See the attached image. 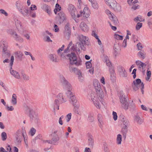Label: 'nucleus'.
Returning a JSON list of instances; mask_svg holds the SVG:
<instances>
[{"label": "nucleus", "mask_w": 152, "mask_h": 152, "mask_svg": "<svg viewBox=\"0 0 152 152\" xmlns=\"http://www.w3.org/2000/svg\"><path fill=\"white\" fill-rule=\"evenodd\" d=\"M93 86L95 89L96 94L92 92L91 94V98L94 105L97 108H100V99L104 96V94L98 80L96 79L93 81Z\"/></svg>", "instance_id": "obj_1"}, {"label": "nucleus", "mask_w": 152, "mask_h": 152, "mask_svg": "<svg viewBox=\"0 0 152 152\" xmlns=\"http://www.w3.org/2000/svg\"><path fill=\"white\" fill-rule=\"evenodd\" d=\"M61 82L63 86L64 89L67 91L66 92L64 90V92H65L67 95L68 96H69L70 98V102L73 104V106L76 105V103L77 100L76 99L75 97L73 95L72 92H71L72 89V87L71 85L69 83L68 81L66 80L65 78L62 77L61 78Z\"/></svg>", "instance_id": "obj_2"}, {"label": "nucleus", "mask_w": 152, "mask_h": 152, "mask_svg": "<svg viewBox=\"0 0 152 152\" xmlns=\"http://www.w3.org/2000/svg\"><path fill=\"white\" fill-rule=\"evenodd\" d=\"M69 53L65 54V58L69 60L70 64L71 65H74L79 66L82 65V60L80 58H77L75 53L73 52H70Z\"/></svg>", "instance_id": "obj_3"}, {"label": "nucleus", "mask_w": 152, "mask_h": 152, "mask_svg": "<svg viewBox=\"0 0 152 152\" xmlns=\"http://www.w3.org/2000/svg\"><path fill=\"white\" fill-rule=\"evenodd\" d=\"M57 99H55L52 104V106L54 110L56 109L58 110L59 109L60 104H62L66 101V99L64 98L63 96V93H60L57 96Z\"/></svg>", "instance_id": "obj_4"}, {"label": "nucleus", "mask_w": 152, "mask_h": 152, "mask_svg": "<svg viewBox=\"0 0 152 152\" xmlns=\"http://www.w3.org/2000/svg\"><path fill=\"white\" fill-rule=\"evenodd\" d=\"M79 40L80 42H77L76 43V47L78 48V46L81 49L85 50L86 48L84 46V45H89L88 39L86 36L81 35L79 36Z\"/></svg>", "instance_id": "obj_5"}, {"label": "nucleus", "mask_w": 152, "mask_h": 152, "mask_svg": "<svg viewBox=\"0 0 152 152\" xmlns=\"http://www.w3.org/2000/svg\"><path fill=\"white\" fill-rule=\"evenodd\" d=\"M132 87L135 91H136L140 88L142 94H143L144 85L143 82H141L140 79H137L134 81L132 84Z\"/></svg>", "instance_id": "obj_6"}, {"label": "nucleus", "mask_w": 152, "mask_h": 152, "mask_svg": "<svg viewBox=\"0 0 152 152\" xmlns=\"http://www.w3.org/2000/svg\"><path fill=\"white\" fill-rule=\"evenodd\" d=\"M2 48V58L3 59L5 58H9L10 56V52L7 50L8 43L6 41H2L1 42Z\"/></svg>", "instance_id": "obj_7"}, {"label": "nucleus", "mask_w": 152, "mask_h": 152, "mask_svg": "<svg viewBox=\"0 0 152 152\" xmlns=\"http://www.w3.org/2000/svg\"><path fill=\"white\" fill-rule=\"evenodd\" d=\"M119 97L122 107L125 110H127L128 108L129 104L126 99L125 97V96L123 91H121L120 92Z\"/></svg>", "instance_id": "obj_8"}, {"label": "nucleus", "mask_w": 152, "mask_h": 152, "mask_svg": "<svg viewBox=\"0 0 152 152\" xmlns=\"http://www.w3.org/2000/svg\"><path fill=\"white\" fill-rule=\"evenodd\" d=\"M14 61V57L13 56H11V57L10 63V72L11 74L12 75L16 78L20 79V77L19 73L16 71L12 70V66L13 64Z\"/></svg>", "instance_id": "obj_9"}, {"label": "nucleus", "mask_w": 152, "mask_h": 152, "mask_svg": "<svg viewBox=\"0 0 152 152\" xmlns=\"http://www.w3.org/2000/svg\"><path fill=\"white\" fill-rule=\"evenodd\" d=\"M25 128L22 129V130H23V132L21 133L20 130H18L15 134V138L16 139V142L18 143H20L21 142L22 136H23L24 139L26 138V136L25 135L26 133L24 134V130Z\"/></svg>", "instance_id": "obj_10"}, {"label": "nucleus", "mask_w": 152, "mask_h": 152, "mask_svg": "<svg viewBox=\"0 0 152 152\" xmlns=\"http://www.w3.org/2000/svg\"><path fill=\"white\" fill-rule=\"evenodd\" d=\"M106 14L108 15L110 19L112 21L114 25H116L118 23V21L116 17L113 13L108 10H105Z\"/></svg>", "instance_id": "obj_11"}, {"label": "nucleus", "mask_w": 152, "mask_h": 152, "mask_svg": "<svg viewBox=\"0 0 152 152\" xmlns=\"http://www.w3.org/2000/svg\"><path fill=\"white\" fill-rule=\"evenodd\" d=\"M9 33L11 35L16 41H18L20 42H23V39L20 36L18 35L16 32L14 30H9Z\"/></svg>", "instance_id": "obj_12"}, {"label": "nucleus", "mask_w": 152, "mask_h": 152, "mask_svg": "<svg viewBox=\"0 0 152 152\" xmlns=\"http://www.w3.org/2000/svg\"><path fill=\"white\" fill-rule=\"evenodd\" d=\"M68 9L73 18L75 20L76 15H77L78 14L74 6L72 4H69L68 5Z\"/></svg>", "instance_id": "obj_13"}, {"label": "nucleus", "mask_w": 152, "mask_h": 152, "mask_svg": "<svg viewBox=\"0 0 152 152\" xmlns=\"http://www.w3.org/2000/svg\"><path fill=\"white\" fill-rule=\"evenodd\" d=\"M90 12L87 7H85L83 10V12L82 11L80 12V14H77V18H79L83 15V16L86 18L88 17L90 15Z\"/></svg>", "instance_id": "obj_14"}, {"label": "nucleus", "mask_w": 152, "mask_h": 152, "mask_svg": "<svg viewBox=\"0 0 152 152\" xmlns=\"http://www.w3.org/2000/svg\"><path fill=\"white\" fill-rule=\"evenodd\" d=\"M30 117L31 121L35 122H37L39 119L37 114L32 109L30 110Z\"/></svg>", "instance_id": "obj_15"}, {"label": "nucleus", "mask_w": 152, "mask_h": 152, "mask_svg": "<svg viewBox=\"0 0 152 152\" xmlns=\"http://www.w3.org/2000/svg\"><path fill=\"white\" fill-rule=\"evenodd\" d=\"M141 115L140 113H137L135 114L134 116V121L137 124L140 125L144 121V119L141 117Z\"/></svg>", "instance_id": "obj_16"}, {"label": "nucleus", "mask_w": 152, "mask_h": 152, "mask_svg": "<svg viewBox=\"0 0 152 152\" xmlns=\"http://www.w3.org/2000/svg\"><path fill=\"white\" fill-rule=\"evenodd\" d=\"M15 59L18 61H21L23 59V54L22 52L20 51H17L14 53Z\"/></svg>", "instance_id": "obj_17"}, {"label": "nucleus", "mask_w": 152, "mask_h": 152, "mask_svg": "<svg viewBox=\"0 0 152 152\" xmlns=\"http://www.w3.org/2000/svg\"><path fill=\"white\" fill-rule=\"evenodd\" d=\"M111 8L116 12H119L121 10V5L117 3L116 1L115 2V3H114Z\"/></svg>", "instance_id": "obj_18"}, {"label": "nucleus", "mask_w": 152, "mask_h": 152, "mask_svg": "<svg viewBox=\"0 0 152 152\" xmlns=\"http://www.w3.org/2000/svg\"><path fill=\"white\" fill-rule=\"evenodd\" d=\"M88 146L91 148H93L94 145V141L93 136L90 134L88 135Z\"/></svg>", "instance_id": "obj_19"}, {"label": "nucleus", "mask_w": 152, "mask_h": 152, "mask_svg": "<svg viewBox=\"0 0 152 152\" xmlns=\"http://www.w3.org/2000/svg\"><path fill=\"white\" fill-rule=\"evenodd\" d=\"M118 70L120 77H127V73L124 68L122 66H119Z\"/></svg>", "instance_id": "obj_20"}, {"label": "nucleus", "mask_w": 152, "mask_h": 152, "mask_svg": "<svg viewBox=\"0 0 152 152\" xmlns=\"http://www.w3.org/2000/svg\"><path fill=\"white\" fill-rule=\"evenodd\" d=\"M58 15L59 17L58 22L59 23L61 24L63 23L64 21L66 20V17L65 14L62 12L59 13Z\"/></svg>", "instance_id": "obj_21"}, {"label": "nucleus", "mask_w": 152, "mask_h": 152, "mask_svg": "<svg viewBox=\"0 0 152 152\" xmlns=\"http://www.w3.org/2000/svg\"><path fill=\"white\" fill-rule=\"evenodd\" d=\"M41 8L46 12L49 15H50L51 14V8L50 6L46 4H43L41 7Z\"/></svg>", "instance_id": "obj_22"}, {"label": "nucleus", "mask_w": 152, "mask_h": 152, "mask_svg": "<svg viewBox=\"0 0 152 152\" xmlns=\"http://www.w3.org/2000/svg\"><path fill=\"white\" fill-rule=\"evenodd\" d=\"M137 56L139 58L143 60L146 57V53L144 50H140L137 53Z\"/></svg>", "instance_id": "obj_23"}, {"label": "nucleus", "mask_w": 152, "mask_h": 152, "mask_svg": "<svg viewBox=\"0 0 152 152\" xmlns=\"http://www.w3.org/2000/svg\"><path fill=\"white\" fill-rule=\"evenodd\" d=\"M48 58L50 60L53 62H56L57 61V56L55 54H50L48 56Z\"/></svg>", "instance_id": "obj_24"}, {"label": "nucleus", "mask_w": 152, "mask_h": 152, "mask_svg": "<svg viewBox=\"0 0 152 152\" xmlns=\"http://www.w3.org/2000/svg\"><path fill=\"white\" fill-rule=\"evenodd\" d=\"M80 27L83 31L85 32L87 31L89 29L88 26L84 22H82L80 23Z\"/></svg>", "instance_id": "obj_25"}, {"label": "nucleus", "mask_w": 152, "mask_h": 152, "mask_svg": "<svg viewBox=\"0 0 152 152\" xmlns=\"http://www.w3.org/2000/svg\"><path fill=\"white\" fill-rule=\"evenodd\" d=\"M64 45H63L61 48H59L57 50V53L61 57L63 58H66L65 54L67 53H65V51L62 54L61 53V52L64 49Z\"/></svg>", "instance_id": "obj_26"}, {"label": "nucleus", "mask_w": 152, "mask_h": 152, "mask_svg": "<svg viewBox=\"0 0 152 152\" xmlns=\"http://www.w3.org/2000/svg\"><path fill=\"white\" fill-rule=\"evenodd\" d=\"M20 13L24 16H27L28 12V10L24 6L19 11Z\"/></svg>", "instance_id": "obj_27"}, {"label": "nucleus", "mask_w": 152, "mask_h": 152, "mask_svg": "<svg viewBox=\"0 0 152 152\" xmlns=\"http://www.w3.org/2000/svg\"><path fill=\"white\" fill-rule=\"evenodd\" d=\"M64 33L66 35L68 36L70 35L71 31L70 29L69 24V23H67L65 25Z\"/></svg>", "instance_id": "obj_28"}, {"label": "nucleus", "mask_w": 152, "mask_h": 152, "mask_svg": "<svg viewBox=\"0 0 152 152\" xmlns=\"http://www.w3.org/2000/svg\"><path fill=\"white\" fill-rule=\"evenodd\" d=\"M114 49L115 52L117 53H119L120 51V45L118 43L116 42L114 45Z\"/></svg>", "instance_id": "obj_29"}, {"label": "nucleus", "mask_w": 152, "mask_h": 152, "mask_svg": "<svg viewBox=\"0 0 152 152\" xmlns=\"http://www.w3.org/2000/svg\"><path fill=\"white\" fill-rule=\"evenodd\" d=\"M128 128L123 127L121 130V133L123 135L124 138L125 139L126 137V134L128 131Z\"/></svg>", "instance_id": "obj_30"}, {"label": "nucleus", "mask_w": 152, "mask_h": 152, "mask_svg": "<svg viewBox=\"0 0 152 152\" xmlns=\"http://www.w3.org/2000/svg\"><path fill=\"white\" fill-rule=\"evenodd\" d=\"M106 4L109 6L110 8L112 6L116 1L115 0H104Z\"/></svg>", "instance_id": "obj_31"}, {"label": "nucleus", "mask_w": 152, "mask_h": 152, "mask_svg": "<svg viewBox=\"0 0 152 152\" xmlns=\"http://www.w3.org/2000/svg\"><path fill=\"white\" fill-rule=\"evenodd\" d=\"M74 106V110L75 112L79 115H81V113L79 108V105H76Z\"/></svg>", "instance_id": "obj_32"}, {"label": "nucleus", "mask_w": 152, "mask_h": 152, "mask_svg": "<svg viewBox=\"0 0 152 152\" xmlns=\"http://www.w3.org/2000/svg\"><path fill=\"white\" fill-rule=\"evenodd\" d=\"M15 5L18 11H19L22 8H23V7L24 6L21 1H16Z\"/></svg>", "instance_id": "obj_33"}, {"label": "nucleus", "mask_w": 152, "mask_h": 152, "mask_svg": "<svg viewBox=\"0 0 152 152\" xmlns=\"http://www.w3.org/2000/svg\"><path fill=\"white\" fill-rule=\"evenodd\" d=\"M122 137V135L120 134L117 135L116 142L118 145H121V144Z\"/></svg>", "instance_id": "obj_34"}, {"label": "nucleus", "mask_w": 152, "mask_h": 152, "mask_svg": "<svg viewBox=\"0 0 152 152\" xmlns=\"http://www.w3.org/2000/svg\"><path fill=\"white\" fill-rule=\"evenodd\" d=\"M21 77L25 81H28L30 79V77L28 75L23 73H21Z\"/></svg>", "instance_id": "obj_35"}, {"label": "nucleus", "mask_w": 152, "mask_h": 152, "mask_svg": "<svg viewBox=\"0 0 152 152\" xmlns=\"http://www.w3.org/2000/svg\"><path fill=\"white\" fill-rule=\"evenodd\" d=\"M11 102L13 105H16L17 104V96L15 94H14L12 95Z\"/></svg>", "instance_id": "obj_36"}, {"label": "nucleus", "mask_w": 152, "mask_h": 152, "mask_svg": "<svg viewBox=\"0 0 152 152\" xmlns=\"http://www.w3.org/2000/svg\"><path fill=\"white\" fill-rule=\"evenodd\" d=\"M79 48L80 47H79L78 46V48L76 47V45H75V46L74 45H73L70 48V49H69V50H71V52H75H75H76H76H77V51L79 52L80 51V50Z\"/></svg>", "instance_id": "obj_37"}, {"label": "nucleus", "mask_w": 152, "mask_h": 152, "mask_svg": "<svg viewBox=\"0 0 152 152\" xmlns=\"http://www.w3.org/2000/svg\"><path fill=\"white\" fill-rule=\"evenodd\" d=\"M110 71L111 79L112 80H114L115 79V73L113 69L110 70Z\"/></svg>", "instance_id": "obj_38"}, {"label": "nucleus", "mask_w": 152, "mask_h": 152, "mask_svg": "<svg viewBox=\"0 0 152 152\" xmlns=\"http://www.w3.org/2000/svg\"><path fill=\"white\" fill-rule=\"evenodd\" d=\"M55 9L54 10V11L55 13L56 14H57V12H59L60 11L61 7L58 4H56V5Z\"/></svg>", "instance_id": "obj_39"}, {"label": "nucleus", "mask_w": 152, "mask_h": 152, "mask_svg": "<svg viewBox=\"0 0 152 152\" xmlns=\"http://www.w3.org/2000/svg\"><path fill=\"white\" fill-rule=\"evenodd\" d=\"M123 127L128 128L129 126V121L126 118H123Z\"/></svg>", "instance_id": "obj_40"}, {"label": "nucleus", "mask_w": 152, "mask_h": 152, "mask_svg": "<svg viewBox=\"0 0 152 152\" xmlns=\"http://www.w3.org/2000/svg\"><path fill=\"white\" fill-rule=\"evenodd\" d=\"M98 120L99 123V125L102 126L103 124V118L102 115L101 114H98Z\"/></svg>", "instance_id": "obj_41"}, {"label": "nucleus", "mask_w": 152, "mask_h": 152, "mask_svg": "<svg viewBox=\"0 0 152 152\" xmlns=\"http://www.w3.org/2000/svg\"><path fill=\"white\" fill-rule=\"evenodd\" d=\"M148 70L146 72V75L147 77H145V79L147 81H149L151 77V72L150 71L148 70Z\"/></svg>", "instance_id": "obj_42"}, {"label": "nucleus", "mask_w": 152, "mask_h": 152, "mask_svg": "<svg viewBox=\"0 0 152 152\" xmlns=\"http://www.w3.org/2000/svg\"><path fill=\"white\" fill-rule=\"evenodd\" d=\"M52 139L53 143V145H56V142L59 140V138L58 135H56Z\"/></svg>", "instance_id": "obj_43"}, {"label": "nucleus", "mask_w": 152, "mask_h": 152, "mask_svg": "<svg viewBox=\"0 0 152 152\" xmlns=\"http://www.w3.org/2000/svg\"><path fill=\"white\" fill-rule=\"evenodd\" d=\"M43 39L44 41L48 42H52V41L50 39V37L48 35H45L44 36Z\"/></svg>", "instance_id": "obj_44"}, {"label": "nucleus", "mask_w": 152, "mask_h": 152, "mask_svg": "<svg viewBox=\"0 0 152 152\" xmlns=\"http://www.w3.org/2000/svg\"><path fill=\"white\" fill-rule=\"evenodd\" d=\"M134 20L135 22H137L138 21L142 22L144 21V20H142L141 17L140 16H138L134 18Z\"/></svg>", "instance_id": "obj_45"}, {"label": "nucleus", "mask_w": 152, "mask_h": 152, "mask_svg": "<svg viewBox=\"0 0 152 152\" xmlns=\"http://www.w3.org/2000/svg\"><path fill=\"white\" fill-rule=\"evenodd\" d=\"M36 130L34 128H32L30 130L29 134L31 136H33L35 134Z\"/></svg>", "instance_id": "obj_46"}, {"label": "nucleus", "mask_w": 152, "mask_h": 152, "mask_svg": "<svg viewBox=\"0 0 152 152\" xmlns=\"http://www.w3.org/2000/svg\"><path fill=\"white\" fill-rule=\"evenodd\" d=\"M142 23L140 22H138L135 28L137 31H138L142 27Z\"/></svg>", "instance_id": "obj_47"}, {"label": "nucleus", "mask_w": 152, "mask_h": 152, "mask_svg": "<svg viewBox=\"0 0 152 152\" xmlns=\"http://www.w3.org/2000/svg\"><path fill=\"white\" fill-rule=\"evenodd\" d=\"M1 137L3 141L6 140L7 138V135L6 133L5 132H3L1 133Z\"/></svg>", "instance_id": "obj_48"}, {"label": "nucleus", "mask_w": 152, "mask_h": 152, "mask_svg": "<svg viewBox=\"0 0 152 152\" xmlns=\"http://www.w3.org/2000/svg\"><path fill=\"white\" fill-rule=\"evenodd\" d=\"M114 37L117 40H121L123 39V36H122L119 35L117 34H115L114 35Z\"/></svg>", "instance_id": "obj_49"}, {"label": "nucleus", "mask_w": 152, "mask_h": 152, "mask_svg": "<svg viewBox=\"0 0 152 152\" xmlns=\"http://www.w3.org/2000/svg\"><path fill=\"white\" fill-rule=\"evenodd\" d=\"M72 42H71L69 45H68V46L66 48V49L65 50V53H69V51H70V50H69V47L72 46Z\"/></svg>", "instance_id": "obj_50"}, {"label": "nucleus", "mask_w": 152, "mask_h": 152, "mask_svg": "<svg viewBox=\"0 0 152 152\" xmlns=\"http://www.w3.org/2000/svg\"><path fill=\"white\" fill-rule=\"evenodd\" d=\"M92 7L94 9H97L98 8V5L96 1L91 4Z\"/></svg>", "instance_id": "obj_51"}, {"label": "nucleus", "mask_w": 152, "mask_h": 152, "mask_svg": "<svg viewBox=\"0 0 152 152\" xmlns=\"http://www.w3.org/2000/svg\"><path fill=\"white\" fill-rule=\"evenodd\" d=\"M137 48L138 50H139V51L142 50V49L143 48V47H142L141 44L140 43H138L137 44Z\"/></svg>", "instance_id": "obj_52"}, {"label": "nucleus", "mask_w": 152, "mask_h": 152, "mask_svg": "<svg viewBox=\"0 0 152 152\" xmlns=\"http://www.w3.org/2000/svg\"><path fill=\"white\" fill-rule=\"evenodd\" d=\"M15 24L17 28H19L21 27V24L20 21L18 20H17V21H15Z\"/></svg>", "instance_id": "obj_53"}, {"label": "nucleus", "mask_w": 152, "mask_h": 152, "mask_svg": "<svg viewBox=\"0 0 152 152\" xmlns=\"http://www.w3.org/2000/svg\"><path fill=\"white\" fill-rule=\"evenodd\" d=\"M69 70L71 72H75L76 70H77V68L75 67H72L71 66H69Z\"/></svg>", "instance_id": "obj_54"}, {"label": "nucleus", "mask_w": 152, "mask_h": 152, "mask_svg": "<svg viewBox=\"0 0 152 152\" xmlns=\"http://www.w3.org/2000/svg\"><path fill=\"white\" fill-rule=\"evenodd\" d=\"M112 114L114 120L115 121L117 119V115L116 113L114 111H113V112Z\"/></svg>", "instance_id": "obj_55"}, {"label": "nucleus", "mask_w": 152, "mask_h": 152, "mask_svg": "<svg viewBox=\"0 0 152 152\" xmlns=\"http://www.w3.org/2000/svg\"><path fill=\"white\" fill-rule=\"evenodd\" d=\"M86 68L87 69H89L91 67V62L89 61L87 62L86 63Z\"/></svg>", "instance_id": "obj_56"}, {"label": "nucleus", "mask_w": 152, "mask_h": 152, "mask_svg": "<svg viewBox=\"0 0 152 152\" xmlns=\"http://www.w3.org/2000/svg\"><path fill=\"white\" fill-rule=\"evenodd\" d=\"M72 114L71 113H69L66 115V117L67 118V119L66 120V121L67 122H69L71 118Z\"/></svg>", "instance_id": "obj_57"}, {"label": "nucleus", "mask_w": 152, "mask_h": 152, "mask_svg": "<svg viewBox=\"0 0 152 152\" xmlns=\"http://www.w3.org/2000/svg\"><path fill=\"white\" fill-rule=\"evenodd\" d=\"M30 10L31 11L36 10L37 9V8L35 5H31L30 7Z\"/></svg>", "instance_id": "obj_58"}, {"label": "nucleus", "mask_w": 152, "mask_h": 152, "mask_svg": "<svg viewBox=\"0 0 152 152\" xmlns=\"http://www.w3.org/2000/svg\"><path fill=\"white\" fill-rule=\"evenodd\" d=\"M0 12L4 15L6 16L8 15V13L3 9H1L0 10Z\"/></svg>", "instance_id": "obj_59"}, {"label": "nucleus", "mask_w": 152, "mask_h": 152, "mask_svg": "<svg viewBox=\"0 0 152 152\" xmlns=\"http://www.w3.org/2000/svg\"><path fill=\"white\" fill-rule=\"evenodd\" d=\"M127 45V40L126 39H125L123 42L122 46L124 48H126Z\"/></svg>", "instance_id": "obj_60"}, {"label": "nucleus", "mask_w": 152, "mask_h": 152, "mask_svg": "<svg viewBox=\"0 0 152 152\" xmlns=\"http://www.w3.org/2000/svg\"><path fill=\"white\" fill-rule=\"evenodd\" d=\"M106 62L107 65L109 67H110L111 66V63L110 62L109 60L108 59V60L107 59V58H108L107 57H106Z\"/></svg>", "instance_id": "obj_61"}, {"label": "nucleus", "mask_w": 152, "mask_h": 152, "mask_svg": "<svg viewBox=\"0 0 152 152\" xmlns=\"http://www.w3.org/2000/svg\"><path fill=\"white\" fill-rule=\"evenodd\" d=\"M9 58H5V59H4L3 63L5 64L7 63H9L10 61V60L8 59Z\"/></svg>", "instance_id": "obj_62"}, {"label": "nucleus", "mask_w": 152, "mask_h": 152, "mask_svg": "<svg viewBox=\"0 0 152 152\" xmlns=\"http://www.w3.org/2000/svg\"><path fill=\"white\" fill-rule=\"evenodd\" d=\"M78 78L80 81H81L83 80V78L81 75V73L80 72H78Z\"/></svg>", "instance_id": "obj_63"}, {"label": "nucleus", "mask_w": 152, "mask_h": 152, "mask_svg": "<svg viewBox=\"0 0 152 152\" xmlns=\"http://www.w3.org/2000/svg\"><path fill=\"white\" fill-rule=\"evenodd\" d=\"M54 31L55 32H58L59 31V29L58 26L55 24L54 26Z\"/></svg>", "instance_id": "obj_64"}]
</instances>
